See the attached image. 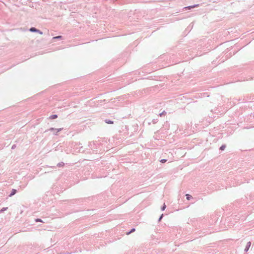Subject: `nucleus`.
<instances>
[{
    "label": "nucleus",
    "mask_w": 254,
    "mask_h": 254,
    "mask_svg": "<svg viewBox=\"0 0 254 254\" xmlns=\"http://www.w3.org/2000/svg\"><path fill=\"white\" fill-rule=\"evenodd\" d=\"M251 242H249L247 243L246 247V248L245 249V252H247L249 250L250 247H251Z\"/></svg>",
    "instance_id": "f257e3e1"
},
{
    "label": "nucleus",
    "mask_w": 254,
    "mask_h": 254,
    "mask_svg": "<svg viewBox=\"0 0 254 254\" xmlns=\"http://www.w3.org/2000/svg\"><path fill=\"white\" fill-rule=\"evenodd\" d=\"M29 31L33 32H37V31H39V30L34 27H32L30 28Z\"/></svg>",
    "instance_id": "f03ea898"
},
{
    "label": "nucleus",
    "mask_w": 254,
    "mask_h": 254,
    "mask_svg": "<svg viewBox=\"0 0 254 254\" xmlns=\"http://www.w3.org/2000/svg\"><path fill=\"white\" fill-rule=\"evenodd\" d=\"M16 192V190L15 189H12L11 193L9 194V196L11 197L14 194H15Z\"/></svg>",
    "instance_id": "7ed1b4c3"
},
{
    "label": "nucleus",
    "mask_w": 254,
    "mask_h": 254,
    "mask_svg": "<svg viewBox=\"0 0 254 254\" xmlns=\"http://www.w3.org/2000/svg\"><path fill=\"white\" fill-rule=\"evenodd\" d=\"M62 129V128H59V129H55L54 128H51L49 129V130H57V132L56 133H55L56 134H57V132H59L60 131H61V130Z\"/></svg>",
    "instance_id": "20e7f679"
},
{
    "label": "nucleus",
    "mask_w": 254,
    "mask_h": 254,
    "mask_svg": "<svg viewBox=\"0 0 254 254\" xmlns=\"http://www.w3.org/2000/svg\"><path fill=\"white\" fill-rule=\"evenodd\" d=\"M186 196L187 199L188 200H190L192 198L191 195H190L189 194H187L186 195Z\"/></svg>",
    "instance_id": "39448f33"
},
{
    "label": "nucleus",
    "mask_w": 254,
    "mask_h": 254,
    "mask_svg": "<svg viewBox=\"0 0 254 254\" xmlns=\"http://www.w3.org/2000/svg\"><path fill=\"white\" fill-rule=\"evenodd\" d=\"M57 117H58V116L57 115H53L50 117V119H55L57 118Z\"/></svg>",
    "instance_id": "423d86ee"
},
{
    "label": "nucleus",
    "mask_w": 254,
    "mask_h": 254,
    "mask_svg": "<svg viewBox=\"0 0 254 254\" xmlns=\"http://www.w3.org/2000/svg\"><path fill=\"white\" fill-rule=\"evenodd\" d=\"M105 123H107V124H113V121L109 120H107V119H106L105 120Z\"/></svg>",
    "instance_id": "0eeeda50"
},
{
    "label": "nucleus",
    "mask_w": 254,
    "mask_h": 254,
    "mask_svg": "<svg viewBox=\"0 0 254 254\" xmlns=\"http://www.w3.org/2000/svg\"><path fill=\"white\" fill-rule=\"evenodd\" d=\"M135 231L134 228H132L129 232L127 233V235H128L130 233L134 232Z\"/></svg>",
    "instance_id": "6e6552de"
},
{
    "label": "nucleus",
    "mask_w": 254,
    "mask_h": 254,
    "mask_svg": "<svg viewBox=\"0 0 254 254\" xmlns=\"http://www.w3.org/2000/svg\"><path fill=\"white\" fill-rule=\"evenodd\" d=\"M64 165V163L63 162L59 163L57 164V166L59 167H63Z\"/></svg>",
    "instance_id": "1a4fd4ad"
},
{
    "label": "nucleus",
    "mask_w": 254,
    "mask_h": 254,
    "mask_svg": "<svg viewBox=\"0 0 254 254\" xmlns=\"http://www.w3.org/2000/svg\"><path fill=\"white\" fill-rule=\"evenodd\" d=\"M225 147H226V145H222V146L220 147V149L221 150H224V149L225 148Z\"/></svg>",
    "instance_id": "9d476101"
},
{
    "label": "nucleus",
    "mask_w": 254,
    "mask_h": 254,
    "mask_svg": "<svg viewBox=\"0 0 254 254\" xmlns=\"http://www.w3.org/2000/svg\"><path fill=\"white\" fill-rule=\"evenodd\" d=\"M166 206L165 204V203H164V204H163V206H162V208H161V210H162V211L164 210L165 209V208H166Z\"/></svg>",
    "instance_id": "9b49d317"
},
{
    "label": "nucleus",
    "mask_w": 254,
    "mask_h": 254,
    "mask_svg": "<svg viewBox=\"0 0 254 254\" xmlns=\"http://www.w3.org/2000/svg\"><path fill=\"white\" fill-rule=\"evenodd\" d=\"M62 38V36H56V37H55L53 38V39H61Z\"/></svg>",
    "instance_id": "f8f14e48"
},
{
    "label": "nucleus",
    "mask_w": 254,
    "mask_h": 254,
    "mask_svg": "<svg viewBox=\"0 0 254 254\" xmlns=\"http://www.w3.org/2000/svg\"><path fill=\"white\" fill-rule=\"evenodd\" d=\"M7 209V207H3L1 210L0 212H3L4 211L6 210Z\"/></svg>",
    "instance_id": "ddd939ff"
},
{
    "label": "nucleus",
    "mask_w": 254,
    "mask_h": 254,
    "mask_svg": "<svg viewBox=\"0 0 254 254\" xmlns=\"http://www.w3.org/2000/svg\"><path fill=\"white\" fill-rule=\"evenodd\" d=\"M35 221H36V222H42V220L41 219H38H38H36L35 220Z\"/></svg>",
    "instance_id": "4468645a"
},
{
    "label": "nucleus",
    "mask_w": 254,
    "mask_h": 254,
    "mask_svg": "<svg viewBox=\"0 0 254 254\" xmlns=\"http://www.w3.org/2000/svg\"><path fill=\"white\" fill-rule=\"evenodd\" d=\"M163 216V214H162V215L160 216V218H159V220H159V221H161V220L162 219V218Z\"/></svg>",
    "instance_id": "2eb2a0df"
},
{
    "label": "nucleus",
    "mask_w": 254,
    "mask_h": 254,
    "mask_svg": "<svg viewBox=\"0 0 254 254\" xmlns=\"http://www.w3.org/2000/svg\"><path fill=\"white\" fill-rule=\"evenodd\" d=\"M166 161H167V160H166V159H162V160H161V162L162 163H165V162H166Z\"/></svg>",
    "instance_id": "dca6fc26"
},
{
    "label": "nucleus",
    "mask_w": 254,
    "mask_h": 254,
    "mask_svg": "<svg viewBox=\"0 0 254 254\" xmlns=\"http://www.w3.org/2000/svg\"><path fill=\"white\" fill-rule=\"evenodd\" d=\"M194 6H195V5L190 6L187 7V8H188L189 9H190L191 8L194 7Z\"/></svg>",
    "instance_id": "f3484780"
},
{
    "label": "nucleus",
    "mask_w": 254,
    "mask_h": 254,
    "mask_svg": "<svg viewBox=\"0 0 254 254\" xmlns=\"http://www.w3.org/2000/svg\"><path fill=\"white\" fill-rule=\"evenodd\" d=\"M37 33H39L40 34L42 35L43 34V32L39 30V31L37 32Z\"/></svg>",
    "instance_id": "a211bd4d"
},
{
    "label": "nucleus",
    "mask_w": 254,
    "mask_h": 254,
    "mask_svg": "<svg viewBox=\"0 0 254 254\" xmlns=\"http://www.w3.org/2000/svg\"><path fill=\"white\" fill-rule=\"evenodd\" d=\"M165 112V111H164L163 112H162V113H160V116H161Z\"/></svg>",
    "instance_id": "6ab92c4d"
}]
</instances>
